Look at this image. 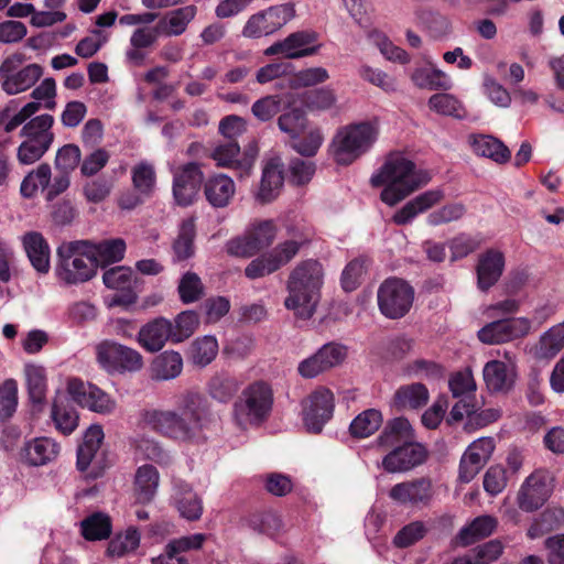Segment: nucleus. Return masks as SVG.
Segmentation results:
<instances>
[{"instance_id":"nucleus-2","label":"nucleus","mask_w":564,"mask_h":564,"mask_svg":"<svg viewBox=\"0 0 564 564\" xmlns=\"http://www.w3.org/2000/svg\"><path fill=\"white\" fill-rule=\"evenodd\" d=\"M431 181L430 174L401 152L390 153L383 164L371 175L372 187H382L380 199L395 206Z\"/></svg>"},{"instance_id":"nucleus-9","label":"nucleus","mask_w":564,"mask_h":564,"mask_svg":"<svg viewBox=\"0 0 564 564\" xmlns=\"http://www.w3.org/2000/svg\"><path fill=\"white\" fill-rule=\"evenodd\" d=\"M276 236V226L273 220H254L245 230L243 235L229 240L226 250L236 257H251L269 247Z\"/></svg>"},{"instance_id":"nucleus-34","label":"nucleus","mask_w":564,"mask_h":564,"mask_svg":"<svg viewBox=\"0 0 564 564\" xmlns=\"http://www.w3.org/2000/svg\"><path fill=\"white\" fill-rule=\"evenodd\" d=\"M473 152L482 158H488L496 163H505L510 159L508 148L491 135L473 134L468 138Z\"/></svg>"},{"instance_id":"nucleus-49","label":"nucleus","mask_w":564,"mask_h":564,"mask_svg":"<svg viewBox=\"0 0 564 564\" xmlns=\"http://www.w3.org/2000/svg\"><path fill=\"white\" fill-rule=\"evenodd\" d=\"M82 534L86 540L107 539L111 533L110 518L101 512L93 513L80 522Z\"/></svg>"},{"instance_id":"nucleus-53","label":"nucleus","mask_w":564,"mask_h":564,"mask_svg":"<svg viewBox=\"0 0 564 564\" xmlns=\"http://www.w3.org/2000/svg\"><path fill=\"white\" fill-rule=\"evenodd\" d=\"M429 108L442 116L463 118L465 116L463 104L451 94H434L429 98Z\"/></svg>"},{"instance_id":"nucleus-5","label":"nucleus","mask_w":564,"mask_h":564,"mask_svg":"<svg viewBox=\"0 0 564 564\" xmlns=\"http://www.w3.org/2000/svg\"><path fill=\"white\" fill-rule=\"evenodd\" d=\"M87 240L64 241L56 249L55 275L66 285L89 281L96 274V263Z\"/></svg>"},{"instance_id":"nucleus-19","label":"nucleus","mask_w":564,"mask_h":564,"mask_svg":"<svg viewBox=\"0 0 564 564\" xmlns=\"http://www.w3.org/2000/svg\"><path fill=\"white\" fill-rule=\"evenodd\" d=\"M426 456L425 447L413 440L389 452L382 458L381 466L391 474L405 473L423 464Z\"/></svg>"},{"instance_id":"nucleus-61","label":"nucleus","mask_w":564,"mask_h":564,"mask_svg":"<svg viewBox=\"0 0 564 564\" xmlns=\"http://www.w3.org/2000/svg\"><path fill=\"white\" fill-rule=\"evenodd\" d=\"M199 324L198 316L193 311L180 313L173 324V343H181L188 338Z\"/></svg>"},{"instance_id":"nucleus-44","label":"nucleus","mask_w":564,"mask_h":564,"mask_svg":"<svg viewBox=\"0 0 564 564\" xmlns=\"http://www.w3.org/2000/svg\"><path fill=\"white\" fill-rule=\"evenodd\" d=\"M132 184L135 192L141 197H151L156 186V173L154 166L142 161L135 164L131 170Z\"/></svg>"},{"instance_id":"nucleus-35","label":"nucleus","mask_w":564,"mask_h":564,"mask_svg":"<svg viewBox=\"0 0 564 564\" xmlns=\"http://www.w3.org/2000/svg\"><path fill=\"white\" fill-rule=\"evenodd\" d=\"M134 495L140 503H149L158 492L160 474L149 464L140 466L134 475Z\"/></svg>"},{"instance_id":"nucleus-62","label":"nucleus","mask_w":564,"mask_h":564,"mask_svg":"<svg viewBox=\"0 0 564 564\" xmlns=\"http://www.w3.org/2000/svg\"><path fill=\"white\" fill-rule=\"evenodd\" d=\"M358 74L364 80L370 83L373 86L379 87L386 93L397 90L395 79L379 68H373L371 66L364 65L359 68Z\"/></svg>"},{"instance_id":"nucleus-50","label":"nucleus","mask_w":564,"mask_h":564,"mask_svg":"<svg viewBox=\"0 0 564 564\" xmlns=\"http://www.w3.org/2000/svg\"><path fill=\"white\" fill-rule=\"evenodd\" d=\"M195 218L189 217L182 221L178 236L173 245L175 258L185 260L194 253Z\"/></svg>"},{"instance_id":"nucleus-26","label":"nucleus","mask_w":564,"mask_h":564,"mask_svg":"<svg viewBox=\"0 0 564 564\" xmlns=\"http://www.w3.org/2000/svg\"><path fill=\"white\" fill-rule=\"evenodd\" d=\"M444 196V192L441 188L425 191L397 210L392 220L400 226L411 224L419 215L442 202Z\"/></svg>"},{"instance_id":"nucleus-7","label":"nucleus","mask_w":564,"mask_h":564,"mask_svg":"<svg viewBox=\"0 0 564 564\" xmlns=\"http://www.w3.org/2000/svg\"><path fill=\"white\" fill-rule=\"evenodd\" d=\"M96 361L109 375L137 372L143 368L142 355L111 339H104L94 347Z\"/></svg>"},{"instance_id":"nucleus-22","label":"nucleus","mask_w":564,"mask_h":564,"mask_svg":"<svg viewBox=\"0 0 564 564\" xmlns=\"http://www.w3.org/2000/svg\"><path fill=\"white\" fill-rule=\"evenodd\" d=\"M171 500L183 519L197 521L202 518L204 511L203 499L188 482L175 479Z\"/></svg>"},{"instance_id":"nucleus-60","label":"nucleus","mask_w":564,"mask_h":564,"mask_svg":"<svg viewBox=\"0 0 564 564\" xmlns=\"http://www.w3.org/2000/svg\"><path fill=\"white\" fill-rule=\"evenodd\" d=\"M328 70L324 67H310L296 72L290 83L293 88L311 87L328 80Z\"/></svg>"},{"instance_id":"nucleus-32","label":"nucleus","mask_w":564,"mask_h":564,"mask_svg":"<svg viewBox=\"0 0 564 564\" xmlns=\"http://www.w3.org/2000/svg\"><path fill=\"white\" fill-rule=\"evenodd\" d=\"M183 370V358L180 352L165 350L158 355L150 365V377L156 381L177 378Z\"/></svg>"},{"instance_id":"nucleus-13","label":"nucleus","mask_w":564,"mask_h":564,"mask_svg":"<svg viewBox=\"0 0 564 564\" xmlns=\"http://www.w3.org/2000/svg\"><path fill=\"white\" fill-rule=\"evenodd\" d=\"M258 155V148L250 144L242 152L236 141H225L217 144L212 153V158L220 167L231 169L237 172L239 177L249 176Z\"/></svg>"},{"instance_id":"nucleus-30","label":"nucleus","mask_w":564,"mask_h":564,"mask_svg":"<svg viewBox=\"0 0 564 564\" xmlns=\"http://www.w3.org/2000/svg\"><path fill=\"white\" fill-rule=\"evenodd\" d=\"M207 202L215 208H224L230 204L236 194L234 180L223 173L208 177L204 184Z\"/></svg>"},{"instance_id":"nucleus-6","label":"nucleus","mask_w":564,"mask_h":564,"mask_svg":"<svg viewBox=\"0 0 564 564\" xmlns=\"http://www.w3.org/2000/svg\"><path fill=\"white\" fill-rule=\"evenodd\" d=\"M273 404V393L270 386L257 381L248 386L234 404V419L236 423L246 429L263 422Z\"/></svg>"},{"instance_id":"nucleus-55","label":"nucleus","mask_w":564,"mask_h":564,"mask_svg":"<svg viewBox=\"0 0 564 564\" xmlns=\"http://www.w3.org/2000/svg\"><path fill=\"white\" fill-rule=\"evenodd\" d=\"M207 391L214 400L227 403L237 391V383L234 378L226 373H216L208 382Z\"/></svg>"},{"instance_id":"nucleus-4","label":"nucleus","mask_w":564,"mask_h":564,"mask_svg":"<svg viewBox=\"0 0 564 564\" xmlns=\"http://www.w3.org/2000/svg\"><path fill=\"white\" fill-rule=\"evenodd\" d=\"M380 135L378 120H362L338 128L329 143L334 162L348 166L370 152Z\"/></svg>"},{"instance_id":"nucleus-21","label":"nucleus","mask_w":564,"mask_h":564,"mask_svg":"<svg viewBox=\"0 0 564 564\" xmlns=\"http://www.w3.org/2000/svg\"><path fill=\"white\" fill-rule=\"evenodd\" d=\"M495 449L491 437H480L474 441L465 451L459 465V479L469 482L484 467Z\"/></svg>"},{"instance_id":"nucleus-17","label":"nucleus","mask_w":564,"mask_h":564,"mask_svg":"<svg viewBox=\"0 0 564 564\" xmlns=\"http://www.w3.org/2000/svg\"><path fill=\"white\" fill-rule=\"evenodd\" d=\"M315 43L316 34L314 32L297 31L267 47L264 55H282L290 59L312 56L319 50V45Z\"/></svg>"},{"instance_id":"nucleus-64","label":"nucleus","mask_w":564,"mask_h":564,"mask_svg":"<svg viewBox=\"0 0 564 564\" xmlns=\"http://www.w3.org/2000/svg\"><path fill=\"white\" fill-rule=\"evenodd\" d=\"M316 352L323 359L328 370H332L345 361L348 355V348L340 343L330 341L324 344Z\"/></svg>"},{"instance_id":"nucleus-12","label":"nucleus","mask_w":564,"mask_h":564,"mask_svg":"<svg viewBox=\"0 0 564 564\" xmlns=\"http://www.w3.org/2000/svg\"><path fill=\"white\" fill-rule=\"evenodd\" d=\"M67 392L82 408L101 415H111L118 408L117 400L109 393L96 384L85 383L77 378L68 380Z\"/></svg>"},{"instance_id":"nucleus-33","label":"nucleus","mask_w":564,"mask_h":564,"mask_svg":"<svg viewBox=\"0 0 564 564\" xmlns=\"http://www.w3.org/2000/svg\"><path fill=\"white\" fill-rule=\"evenodd\" d=\"M196 14L197 8L193 4L172 10L159 21L158 28L166 36L182 35Z\"/></svg>"},{"instance_id":"nucleus-41","label":"nucleus","mask_w":564,"mask_h":564,"mask_svg":"<svg viewBox=\"0 0 564 564\" xmlns=\"http://www.w3.org/2000/svg\"><path fill=\"white\" fill-rule=\"evenodd\" d=\"M430 398L427 388L422 383H411L400 387L394 393V405L400 409H419L424 406Z\"/></svg>"},{"instance_id":"nucleus-37","label":"nucleus","mask_w":564,"mask_h":564,"mask_svg":"<svg viewBox=\"0 0 564 564\" xmlns=\"http://www.w3.org/2000/svg\"><path fill=\"white\" fill-rule=\"evenodd\" d=\"M415 438L414 430L405 417H395L389 421L378 437V443L382 446H399L409 443Z\"/></svg>"},{"instance_id":"nucleus-38","label":"nucleus","mask_w":564,"mask_h":564,"mask_svg":"<svg viewBox=\"0 0 564 564\" xmlns=\"http://www.w3.org/2000/svg\"><path fill=\"white\" fill-rule=\"evenodd\" d=\"M23 375L32 402H43L47 391V376L45 367L40 364L28 362L24 365Z\"/></svg>"},{"instance_id":"nucleus-14","label":"nucleus","mask_w":564,"mask_h":564,"mask_svg":"<svg viewBox=\"0 0 564 564\" xmlns=\"http://www.w3.org/2000/svg\"><path fill=\"white\" fill-rule=\"evenodd\" d=\"M553 491V477L546 470H535L521 485L517 502L521 510L532 512L540 509Z\"/></svg>"},{"instance_id":"nucleus-31","label":"nucleus","mask_w":564,"mask_h":564,"mask_svg":"<svg viewBox=\"0 0 564 564\" xmlns=\"http://www.w3.org/2000/svg\"><path fill=\"white\" fill-rule=\"evenodd\" d=\"M24 251L32 264L39 273H47L50 271V246L42 234L36 231L26 232L22 237Z\"/></svg>"},{"instance_id":"nucleus-1","label":"nucleus","mask_w":564,"mask_h":564,"mask_svg":"<svg viewBox=\"0 0 564 564\" xmlns=\"http://www.w3.org/2000/svg\"><path fill=\"white\" fill-rule=\"evenodd\" d=\"M206 412L205 397L196 391H185L177 397L175 410H143L140 420L164 437L188 442L200 432Z\"/></svg>"},{"instance_id":"nucleus-36","label":"nucleus","mask_w":564,"mask_h":564,"mask_svg":"<svg viewBox=\"0 0 564 564\" xmlns=\"http://www.w3.org/2000/svg\"><path fill=\"white\" fill-rule=\"evenodd\" d=\"M411 80L416 87L427 90H449L453 87L449 75L433 66L415 68Z\"/></svg>"},{"instance_id":"nucleus-42","label":"nucleus","mask_w":564,"mask_h":564,"mask_svg":"<svg viewBox=\"0 0 564 564\" xmlns=\"http://www.w3.org/2000/svg\"><path fill=\"white\" fill-rule=\"evenodd\" d=\"M104 440V431L100 425H91L87 429L84 441L77 451V467L85 470L96 456Z\"/></svg>"},{"instance_id":"nucleus-51","label":"nucleus","mask_w":564,"mask_h":564,"mask_svg":"<svg viewBox=\"0 0 564 564\" xmlns=\"http://www.w3.org/2000/svg\"><path fill=\"white\" fill-rule=\"evenodd\" d=\"M302 133V137L300 134L297 138L293 139V150L303 156H314L325 139L322 129L318 127H306Z\"/></svg>"},{"instance_id":"nucleus-25","label":"nucleus","mask_w":564,"mask_h":564,"mask_svg":"<svg viewBox=\"0 0 564 564\" xmlns=\"http://www.w3.org/2000/svg\"><path fill=\"white\" fill-rule=\"evenodd\" d=\"M283 162L280 156L273 155L264 161L262 167V177L257 199L261 203H270L275 199L283 186Z\"/></svg>"},{"instance_id":"nucleus-3","label":"nucleus","mask_w":564,"mask_h":564,"mask_svg":"<svg viewBox=\"0 0 564 564\" xmlns=\"http://www.w3.org/2000/svg\"><path fill=\"white\" fill-rule=\"evenodd\" d=\"M323 282L322 264L312 259L302 261L291 271L286 281L284 306L299 318H311L319 302Z\"/></svg>"},{"instance_id":"nucleus-47","label":"nucleus","mask_w":564,"mask_h":564,"mask_svg":"<svg viewBox=\"0 0 564 564\" xmlns=\"http://www.w3.org/2000/svg\"><path fill=\"white\" fill-rule=\"evenodd\" d=\"M246 522L253 532L269 538L276 536L283 528L280 516L273 511L253 513L247 518Z\"/></svg>"},{"instance_id":"nucleus-40","label":"nucleus","mask_w":564,"mask_h":564,"mask_svg":"<svg viewBox=\"0 0 564 564\" xmlns=\"http://www.w3.org/2000/svg\"><path fill=\"white\" fill-rule=\"evenodd\" d=\"M91 256L96 268L105 267L123 259L126 252V242L121 238L104 240L97 245L90 243Z\"/></svg>"},{"instance_id":"nucleus-23","label":"nucleus","mask_w":564,"mask_h":564,"mask_svg":"<svg viewBox=\"0 0 564 564\" xmlns=\"http://www.w3.org/2000/svg\"><path fill=\"white\" fill-rule=\"evenodd\" d=\"M506 267L505 253L498 249H488L480 253L476 264L477 286L489 291L502 276Z\"/></svg>"},{"instance_id":"nucleus-59","label":"nucleus","mask_w":564,"mask_h":564,"mask_svg":"<svg viewBox=\"0 0 564 564\" xmlns=\"http://www.w3.org/2000/svg\"><path fill=\"white\" fill-rule=\"evenodd\" d=\"M465 213L466 208L462 203L446 204L430 213L426 223L433 227L441 226L460 219Z\"/></svg>"},{"instance_id":"nucleus-56","label":"nucleus","mask_w":564,"mask_h":564,"mask_svg":"<svg viewBox=\"0 0 564 564\" xmlns=\"http://www.w3.org/2000/svg\"><path fill=\"white\" fill-rule=\"evenodd\" d=\"M51 416L55 429L64 435L72 434L78 425L77 412L63 403L53 404Z\"/></svg>"},{"instance_id":"nucleus-11","label":"nucleus","mask_w":564,"mask_h":564,"mask_svg":"<svg viewBox=\"0 0 564 564\" xmlns=\"http://www.w3.org/2000/svg\"><path fill=\"white\" fill-rule=\"evenodd\" d=\"M414 291L401 279H388L378 290V305L381 313L389 318H400L411 308Z\"/></svg>"},{"instance_id":"nucleus-15","label":"nucleus","mask_w":564,"mask_h":564,"mask_svg":"<svg viewBox=\"0 0 564 564\" xmlns=\"http://www.w3.org/2000/svg\"><path fill=\"white\" fill-rule=\"evenodd\" d=\"M302 406L306 429L318 433L333 415L334 394L329 389L319 387L303 401Z\"/></svg>"},{"instance_id":"nucleus-57","label":"nucleus","mask_w":564,"mask_h":564,"mask_svg":"<svg viewBox=\"0 0 564 564\" xmlns=\"http://www.w3.org/2000/svg\"><path fill=\"white\" fill-rule=\"evenodd\" d=\"M140 544V533L135 529H128L124 533L115 536L108 544L107 553L110 556H123L133 552Z\"/></svg>"},{"instance_id":"nucleus-48","label":"nucleus","mask_w":564,"mask_h":564,"mask_svg":"<svg viewBox=\"0 0 564 564\" xmlns=\"http://www.w3.org/2000/svg\"><path fill=\"white\" fill-rule=\"evenodd\" d=\"M381 424V412L376 409H368L352 420L349 430L352 436L365 438L378 431Z\"/></svg>"},{"instance_id":"nucleus-52","label":"nucleus","mask_w":564,"mask_h":564,"mask_svg":"<svg viewBox=\"0 0 564 564\" xmlns=\"http://www.w3.org/2000/svg\"><path fill=\"white\" fill-rule=\"evenodd\" d=\"M134 452L140 458L153 460L160 465H167L171 462L169 453L158 441L151 437L141 436L135 438Z\"/></svg>"},{"instance_id":"nucleus-39","label":"nucleus","mask_w":564,"mask_h":564,"mask_svg":"<svg viewBox=\"0 0 564 564\" xmlns=\"http://www.w3.org/2000/svg\"><path fill=\"white\" fill-rule=\"evenodd\" d=\"M54 118L51 115H41L26 122L20 131L21 137L51 148L54 141L52 127Z\"/></svg>"},{"instance_id":"nucleus-29","label":"nucleus","mask_w":564,"mask_h":564,"mask_svg":"<svg viewBox=\"0 0 564 564\" xmlns=\"http://www.w3.org/2000/svg\"><path fill=\"white\" fill-rule=\"evenodd\" d=\"M59 454V445L51 437L41 436L26 442L21 457L29 465L42 466L53 462Z\"/></svg>"},{"instance_id":"nucleus-18","label":"nucleus","mask_w":564,"mask_h":564,"mask_svg":"<svg viewBox=\"0 0 564 564\" xmlns=\"http://www.w3.org/2000/svg\"><path fill=\"white\" fill-rule=\"evenodd\" d=\"M388 496L401 507L427 505L433 497V485L425 477L406 480L392 486Z\"/></svg>"},{"instance_id":"nucleus-54","label":"nucleus","mask_w":564,"mask_h":564,"mask_svg":"<svg viewBox=\"0 0 564 564\" xmlns=\"http://www.w3.org/2000/svg\"><path fill=\"white\" fill-rule=\"evenodd\" d=\"M104 284L108 289L130 291L137 283V276L129 267H115L104 272Z\"/></svg>"},{"instance_id":"nucleus-8","label":"nucleus","mask_w":564,"mask_h":564,"mask_svg":"<svg viewBox=\"0 0 564 564\" xmlns=\"http://www.w3.org/2000/svg\"><path fill=\"white\" fill-rule=\"evenodd\" d=\"M25 59L23 53L15 52L2 61L0 65L1 88L7 95L24 93L42 77L43 68L35 63L17 70Z\"/></svg>"},{"instance_id":"nucleus-43","label":"nucleus","mask_w":564,"mask_h":564,"mask_svg":"<svg viewBox=\"0 0 564 564\" xmlns=\"http://www.w3.org/2000/svg\"><path fill=\"white\" fill-rule=\"evenodd\" d=\"M218 341L214 336L197 337L188 348V359L198 367L209 365L218 354Z\"/></svg>"},{"instance_id":"nucleus-28","label":"nucleus","mask_w":564,"mask_h":564,"mask_svg":"<svg viewBox=\"0 0 564 564\" xmlns=\"http://www.w3.org/2000/svg\"><path fill=\"white\" fill-rule=\"evenodd\" d=\"M482 377L490 391L506 392L511 389L514 382L516 371L513 362L511 360L509 362L490 360L484 366Z\"/></svg>"},{"instance_id":"nucleus-24","label":"nucleus","mask_w":564,"mask_h":564,"mask_svg":"<svg viewBox=\"0 0 564 564\" xmlns=\"http://www.w3.org/2000/svg\"><path fill=\"white\" fill-rule=\"evenodd\" d=\"M564 348V321L543 332L533 343L528 352L532 359L550 362Z\"/></svg>"},{"instance_id":"nucleus-58","label":"nucleus","mask_w":564,"mask_h":564,"mask_svg":"<svg viewBox=\"0 0 564 564\" xmlns=\"http://www.w3.org/2000/svg\"><path fill=\"white\" fill-rule=\"evenodd\" d=\"M448 388L454 398H469L476 391V382L469 369L453 373L448 380Z\"/></svg>"},{"instance_id":"nucleus-27","label":"nucleus","mask_w":564,"mask_h":564,"mask_svg":"<svg viewBox=\"0 0 564 564\" xmlns=\"http://www.w3.org/2000/svg\"><path fill=\"white\" fill-rule=\"evenodd\" d=\"M169 339L173 341V324L164 317L147 323L138 334V343L150 352L161 350Z\"/></svg>"},{"instance_id":"nucleus-45","label":"nucleus","mask_w":564,"mask_h":564,"mask_svg":"<svg viewBox=\"0 0 564 564\" xmlns=\"http://www.w3.org/2000/svg\"><path fill=\"white\" fill-rule=\"evenodd\" d=\"M50 181L51 166L42 163L24 176L20 185V193L24 198H33L40 189L46 193Z\"/></svg>"},{"instance_id":"nucleus-46","label":"nucleus","mask_w":564,"mask_h":564,"mask_svg":"<svg viewBox=\"0 0 564 564\" xmlns=\"http://www.w3.org/2000/svg\"><path fill=\"white\" fill-rule=\"evenodd\" d=\"M497 527V520L491 516L477 517L469 525L459 531L458 540L463 545H469L477 540L489 536Z\"/></svg>"},{"instance_id":"nucleus-20","label":"nucleus","mask_w":564,"mask_h":564,"mask_svg":"<svg viewBox=\"0 0 564 564\" xmlns=\"http://www.w3.org/2000/svg\"><path fill=\"white\" fill-rule=\"evenodd\" d=\"M203 181V173L196 163H187L173 172V196L181 206L194 203Z\"/></svg>"},{"instance_id":"nucleus-63","label":"nucleus","mask_w":564,"mask_h":564,"mask_svg":"<svg viewBox=\"0 0 564 564\" xmlns=\"http://www.w3.org/2000/svg\"><path fill=\"white\" fill-rule=\"evenodd\" d=\"M278 126L281 131L288 133L292 139H295L305 130L307 121L302 111L293 109L280 116Z\"/></svg>"},{"instance_id":"nucleus-10","label":"nucleus","mask_w":564,"mask_h":564,"mask_svg":"<svg viewBox=\"0 0 564 564\" xmlns=\"http://www.w3.org/2000/svg\"><path fill=\"white\" fill-rule=\"evenodd\" d=\"M295 17V7L291 2L271 6L252 14L242 29V35L249 39H259L268 36L284 25Z\"/></svg>"},{"instance_id":"nucleus-16","label":"nucleus","mask_w":564,"mask_h":564,"mask_svg":"<svg viewBox=\"0 0 564 564\" xmlns=\"http://www.w3.org/2000/svg\"><path fill=\"white\" fill-rule=\"evenodd\" d=\"M527 316L503 318L491 322L478 330L480 341L489 345L508 343L529 335Z\"/></svg>"}]
</instances>
